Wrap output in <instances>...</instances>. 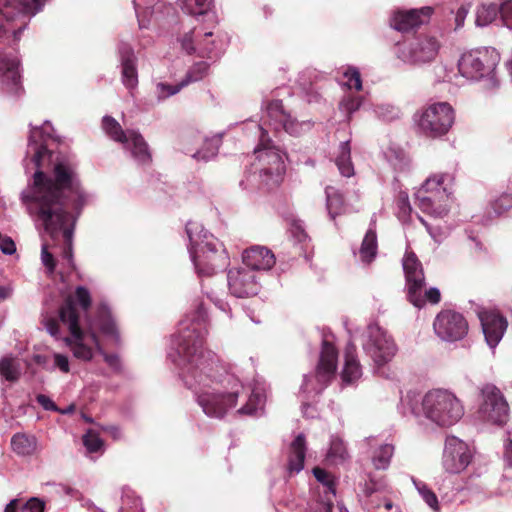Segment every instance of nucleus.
<instances>
[{
  "label": "nucleus",
  "instance_id": "nucleus-1",
  "mask_svg": "<svg viewBox=\"0 0 512 512\" xmlns=\"http://www.w3.org/2000/svg\"><path fill=\"white\" fill-rule=\"evenodd\" d=\"M30 134L23 166L28 173L30 165L36 170L20 192L19 200L37 228L51 239L52 247L62 237L61 256L71 270L76 269L73 253L75 223L90 200L73 167L65 161H57L48 175L42 169L45 162L53 163V151L49 142H60L50 121L41 126L30 124Z\"/></svg>",
  "mask_w": 512,
  "mask_h": 512
},
{
  "label": "nucleus",
  "instance_id": "nucleus-2",
  "mask_svg": "<svg viewBox=\"0 0 512 512\" xmlns=\"http://www.w3.org/2000/svg\"><path fill=\"white\" fill-rule=\"evenodd\" d=\"M208 335V313L202 302L186 315L171 336L168 359L178 368L184 385L193 391L195 401L203 413L222 419L234 409L239 398L245 403L239 407L241 416H257L265 403L263 389L254 387L250 394L233 374L227 371L219 357L204 349Z\"/></svg>",
  "mask_w": 512,
  "mask_h": 512
},
{
  "label": "nucleus",
  "instance_id": "nucleus-3",
  "mask_svg": "<svg viewBox=\"0 0 512 512\" xmlns=\"http://www.w3.org/2000/svg\"><path fill=\"white\" fill-rule=\"evenodd\" d=\"M47 0H0V14L7 26L0 25V95L18 97L23 93L21 81L20 59L13 52H6L11 37L14 45L21 34L28 28L30 20L42 11Z\"/></svg>",
  "mask_w": 512,
  "mask_h": 512
},
{
  "label": "nucleus",
  "instance_id": "nucleus-4",
  "mask_svg": "<svg viewBox=\"0 0 512 512\" xmlns=\"http://www.w3.org/2000/svg\"><path fill=\"white\" fill-rule=\"evenodd\" d=\"M399 409L403 415H412L419 421L429 420L439 427H450L464 415V407L452 392L433 389L424 396L416 391H408L401 397Z\"/></svg>",
  "mask_w": 512,
  "mask_h": 512
},
{
  "label": "nucleus",
  "instance_id": "nucleus-5",
  "mask_svg": "<svg viewBox=\"0 0 512 512\" xmlns=\"http://www.w3.org/2000/svg\"><path fill=\"white\" fill-rule=\"evenodd\" d=\"M188 252L199 277H209L228 264L223 244L197 222L186 223Z\"/></svg>",
  "mask_w": 512,
  "mask_h": 512
},
{
  "label": "nucleus",
  "instance_id": "nucleus-6",
  "mask_svg": "<svg viewBox=\"0 0 512 512\" xmlns=\"http://www.w3.org/2000/svg\"><path fill=\"white\" fill-rule=\"evenodd\" d=\"M499 62L500 54L495 48L479 47L462 53L457 66L462 77L470 82H482L485 93L491 94L500 86L496 71Z\"/></svg>",
  "mask_w": 512,
  "mask_h": 512
},
{
  "label": "nucleus",
  "instance_id": "nucleus-7",
  "mask_svg": "<svg viewBox=\"0 0 512 512\" xmlns=\"http://www.w3.org/2000/svg\"><path fill=\"white\" fill-rule=\"evenodd\" d=\"M452 176L447 173L434 174L427 178L415 193L419 209L434 218L445 217L450 210L451 191L448 183Z\"/></svg>",
  "mask_w": 512,
  "mask_h": 512
},
{
  "label": "nucleus",
  "instance_id": "nucleus-8",
  "mask_svg": "<svg viewBox=\"0 0 512 512\" xmlns=\"http://www.w3.org/2000/svg\"><path fill=\"white\" fill-rule=\"evenodd\" d=\"M338 362V351L323 335L319 361L314 373L305 374L300 393L306 401L315 400L335 377Z\"/></svg>",
  "mask_w": 512,
  "mask_h": 512
},
{
  "label": "nucleus",
  "instance_id": "nucleus-9",
  "mask_svg": "<svg viewBox=\"0 0 512 512\" xmlns=\"http://www.w3.org/2000/svg\"><path fill=\"white\" fill-rule=\"evenodd\" d=\"M421 133L429 138H440L451 129L455 112L448 102H436L422 108L414 115Z\"/></svg>",
  "mask_w": 512,
  "mask_h": 512
},
{
  "label": "nucleus",
  "instance_id": "nucleus-10",
  "mask_svg": "<svg viewBox=\"0 0 512 512\" xmlns=\"http://www.w3.org/2000/svg\"><path fill=\"white\" fill-rule=\"evenodd\" d=\"M59 319L69 329L71 337L63 340L70 347L73 356L82 361H90L93 358V349L84 343V333L79 322V312L74 298L68 297L59 308Z\"/></svg>",
  "mask_w": 512,
  "mask_h": 512
},
{
  "label": "nucleus",
  "instance_id": "nucleus-11",
  "mask_svg": "<svg viewBox=\"0 0 512 512\" xmlns=\"http://www.w3.org/2000/svg\"><path fill=\"white\" fill-rule=\"evenodd\" d=\"M439 48L440 44L434 36L419 35L410 41L397 43L395 55L404 64L420 66L434 61Z\"/></svg>",
  "mask_w": 512,
  "mask_h": 512
},
{
  "label": "nucleus",
  "instance_id": "nucleus-12",
  "mask_svg": "<svg viewBox=\"0 0 512 512\" xmlns=\"http://www.w3.org/2000/svg\"><path fill=\"white\" fill-rule=\"evenodd\" d=\"M265 142L254 148L256 158L260 163L259 177L266 186L278 185L286 171V153Z\"/></svg>",
  "mask_w": 512,
  "mask_h": 512
},
{
  "label": "nucleus",
  "instance_id": "nucleus-13",
  "mask_svg": "<svg viewBox=\"0 0 512 512\" xmlns=\"http://www.w3.org/2000/svg\"><path fill=\"white\" fill-rule=\"evenodd\" d=\"M481 404L479 413L482 418L492 424L503 426L509 419V405L501 392L494 384L487 383L480 390Z\"/></svg>",
  "mask_w": 512,
  "mask_h": 512
},
{
  "label": "nucleus",
  "instance_id": "nucleus-14",
  "mask_svg": "<svg viewBox=\"0 0 512 512\" xmlns=\"http://www.w3.org/2000/svg\"><path fill=\"white\" fill-rule=\"evenodd\" d=\"M363 350L372 359L375 366L380 368L392 360L397 347L384 329L378 325H369Z\"/></svg>",
  "mask_w": 512,
  "mask_h": 512
},
{
  "label": "nucleus",
  "instance_id": "nucleus-15",
  "mask_svg": "<svg viewBox=\"0 0 512 512\" xmlns=\"http://www.w3.org/2000/svg\"><path fill=\"white\" fill-rule=\"evenodd\" d=\"M405 275V288L408 301L416 308H423L425 300L422 291L425 286V274L422 263L412 251L406 252L402 259Z\"/></svg>",
  "mask_w": 512,
  "mask_h": 512
},
{
  "label": "nucleus",
  "instance_id": "nucleus-16",
  "mask_svg": "<svg viewBox=\"0 0 512 512\" xmlns=\"http://www.w3.org/2000/svg\"><path fill=\"white\" fill-rule=\"evenodd\" d=\"M266 112L269 125L275 131L283 130L294 137H299L310 131L313 125L309 120L299 121L293 117L285 110L282 100L279 99L270 101L266 107Z\"/></svg>",
  "mask_w": 512,
  "mask_h": 512
},
{
  "label": "nucleus",
  "instance_id": "nucleus-17",
  "mask_svg": "<svg viewBox=\"0 0 512 512\" xmlns=\"http://www.w3.org/2000/svg\"><path fill=\"white\" fill-rule=\"evenodd\" d=\"M473 456L474 452L466 442L454 435L446 437L442 465L447 473H461L469 466Z\"/></svg>",
  "mask_w": 512,
  "mask_h": 512
},
{
  "label": "nucleus",
  "instance_id": "nucleus-18",
  "mask_svg": "<svg viewBox=\"0 0 512 512\" xmlns=\"http://www.w3.org/2000/svg\"><path fill=\"white\" fill-rule=\"evenodd\" d=\"M435 334L443 341L456 342L468 333V322L465 317L453 310H443L437 314L433 322Z\"/></svg>",
  "mask_w": 512,
  "mask_h": 512
},
{
  "label": "nucleus",
  "instance_id": "nucleus-19",
  "mask_svg": "<svg viewBox=\"0 0 512 512\" xmlns=\"http://www.w3.org/2000/svg\"><path fill=\"white\" fill-rule=\"evenodd\" d=\"M227 283L230 293L236 298L255 296L260 291L257 272L245 266L230 269L227 274Z\"/></svg>",
  "mask_w": 512,
  "mask_h": 512
},
{
  "label": "nucleus",
  "instance_id": "nucleus-20",
  "mask_svg": "<svg viewBox=\"0 0 512 512\" xmlns=\"http://www.w3.org/2000/svg\"><path fill=\"white\" fill-rule=\"evenodd\" d=\"M485 341L491 349H495L502 340L508 327L507 319L496 311L476 309Z\"/></svg>",
  "mask_w": 512,
  "mask_h": 512
},
{
  "label": "nucleus",
  "instance_id": "nucleus-21",
  "mask_svg": "<svg viewBox=\"0 0 512 512\" xmlns=\"http://www.w3.org/2000/svg\"><path fill=\"white\" fill-rule=\"evenodd\" d=\"M116 53L121 70V82L128 89L133 90L138 86V58L131 44L119 41Z\"/></svg>",
  "mask_w": 512,
  "mask_h": 512
},
{
  "label": "nucleus",
  "instance_id": "nucleus-22",
  "mask_svg": "<svg viewBox=\"0 0 512 512\" xmlns=\"http://www.w3.org/2000/svg\"><path fill=\"white\" fill-rule=\"evenodd\" d=\"M431 14L432 8L428 6L420 9L397 11L391 17L390 25L397 31L408 32L427 23Z\"/></svg>",
  "mask_w": 512,
  "mask_h": 512
},
{
  "label": "nucleus",
  "instance_id": "nucleus-23",
  "mask_svg": "<svg viewBox=\"0 0 512 512\" xmlns=\"http://www.w3.org/2000/svg\"><path fill=\"white\" fill-rule=\"evenodd\" d=\"M242 261L252 271L269 270L275 264L273 252L263 246H252L244 250Z\"/></svg>",
  "mask_w": 512,
  "mask_h": 512
},
{
  "label": "nucleus",
  "instance_id": "nucleus-24",
  "mask_svg": "<svg viewBox=\"0 0 512 512\" xmlns=\"http://www.w3.org/2000/svg\"><path fill=\"white\" fill-rule=\"evenodd\" d=\"M371 448V463L376 470H387L394 454V445L389 443L374 444L375 437H368L365 440Z\"/></svg>",
  "mask_w": 512,
  "mask_h": 512
},
{
  "label": "nucleus",
  "instance_id": "nucleus-25",
  "mask_svg": "<svg viewBox=\"0 0 512 512\" xmlns=\"http://www.w3.org/2000/svg\"><path fill=\"white\" fill-rule=\"evenodd\" d=\"M361 375L362 368L356 355V346L352 341H349L345 348L341 378L344 383L351 384L358 380Z\"/></svg>",
  "mask_w": 512,
  "mask_h": 512
},
{
  "label": "nucleus",
  "instance_id": "nucleus-26",
  "mask_svg": "<svg viewBox=\"0 0 512 512\" xmlns=\"http://www.w3.org/2000/svg\"><path fill=\"white\" fill-rule=\"evenodd\" d=\"M124 147L130 151L131 157L139 165H146L151 162L148 144L140 133L129 130V138L124 144Z\"/></svg>",
  "mask_w": 512,
  "mask_h": 512
},
{
  "label": "nucleus",
  "instance_id": "nucleus-27",
  "mask_svg": "<svg viewBox=\"0 0 512 512\" xmlns=\"http://www.w3.org/2000/svg\"><path fill=\"white\" fill-rule=\"evenodd\" d=\"M512 208V194L503 193L495 200L491 201L487 207V211L483 216H473L475 223H480L484 226L489 225L494 217L504 214Z\"/></svg>",
  "mask_w": 512,
  "mask_h": 512
},
{
  "label": "nucleus",
  "instance_id": "nucleus-28",
  "mask_svg": "<svg viewBox=\"0 0 512 512\" xmlns=\"http://www.w3.org/2000/svg\"><path fill=\"white\" fill-rule=\"evenodd\" d=\"M306 456V439L304 434L300 433L295 437L290 445V454L287 470L289 475L298 474L304 468Z\"/></svg>",
  "mask_w": 512,
  "mask_h": 512
},
{
  "label": "nucleus",
  "instance_id": "nucleus-29",
  "mask_svg": "<svg viewBox=\"0 0 512 512\" xmlns=\"http://www.w3.org/2000/svg\"><path fill=\"white\" fill-rule=\"evenodd\" d=\"M213 36L212 32L200 34V40H197L199 54L211 60L218 59L225 51L227 41L224 39L209 40Z\"/></svg>",
  "mask_w": 512,
  "mask_h": 512
},
{
  "label": "nucleus",
  "instance_id": "nucleus-30",
  "mask_svg": "<svg viewBox=\"0 0 512 512\" xmlns=\"http://www.w3.org/2000/svg\"><path fill=\"white\" fill-rule=\"evenodd\" d=\"M96 325L100 331L116 343L120 341V335L117 324L111 314V310L106 303H101L97 308Z\"/></svg>",
  "mask_w": 512,
  "mask_h": 512
},
{
  "label": "nucleus",
  "instance_id": "nucleus-31",
  "mask_svg": "<svg viewBox=\"0 0 512 512\" xmlns=\"http://www.w3.org/2000/svg\"><path fill=\"white\" fill-rule=\"evenodd\" d=\"M377 250V234L375 228L372 227L371 224L363 238L361 247L359 249L361 261L367 264L372 262L376 257Z\"/></svg>",
  "mask_w": 512,
  "mask_h": 512
},
{
  "label": "nucleus",
  "instance_id": "nucleus-32",
  "mask_svg": "<svg viewBox=\"0 0 512 512\" xmlns=\"http://www.w3.org/2000/svg\"><path fill=\"white\" fill-rule=\"evenodd\" d=\"M11 447L19 456H30L36 450L37 439L25 433H16L11 438Z\"/></svg>",
  "mask_w": 512,
  "mask_h": 512
},
{
  "label": "nucleus",
  "instance_id": "nucleus-33",
  "mask_svg": "<svg viewBox=\"0 0 512 512\" xmlns=\"http://www.w3.org/2000/svg\"><path fill=\"white\" fill-rule=\"evenodd\" d=\"M335 164L342 176L351 177L354 175V166L351 161V147L349 140L340 143Z\"/></svg>",
  "mask_w": 512,
  "mask_h": 512
},
{
  "label": "nucleus",
  "instance_id": "nucleus-34",
  "mask_svg": "<svg viewBox=\"0 0 512 512\" xmlns=\"http://www.w3.org/2000/svg\"><path fill=\"white\" fill-rule=\"evenodd\" d=\"M501 5L495 3L482 4L476 10L475 24L477 27H486L496 21L500 16Z\"/></svg>",
  "mask_w": 512,
  "mask_h": 512
},
{
  "label": "nucleus",
  "instance_id": "nucleus-35",
  "mask_svg": "<svg viewBox=\"0 0 512 512\" xmlns=\"http://www.w3.org/2000/svg\"><path fill=\"white\" fill-rule=\"evenodd\" d=\"M212 3L213 0H177L181 10L194 17L206 15L210 11Z\"/></svg>",
  "mask_w": 512,
  "mask_h": 512
},
{
  "label": "nucleus",
  "instance_id": "nucleus-36",
  "mask_svg": "<svg viewBox=\"0 0 512 512\" xmlns=\"http://www.w3.org/2000/svg\"><path fill=\"white\" fill-rule=\"evenodd\" d=\"M102 127L105 133L114 141L122 143L123 145L129 138V131L125 132L120 124L109 115L102 118Z\"/></svg>",
  "mask_w": 512,
  "mask_h": 512
},
{
  "label": "nucleus",
  "instance_id": "nucleus-37",
  "mask_svg": "<svg viewBox=\"0 0 512 512\" xmlns=\"http://www.w3.org/2000/svg\"><path fill=\"white\" fill-rule=\"evenodd\" d=\"M325 194L328 215L331 219L334 220L336 216L341 214L344 210V198L342 194H340L331 186L326 187Z\"/></svg>",
  "mask_w": 512,
  "mask_h": 512
},
{
  "label": "nucleus",
  "instance_id": "nucleus-38",
  "mask_svg": "<svg viewBox=\"0 0 512 512\" xmlns=\"http://www.w3.org/2000/svg\"><path fill=\"white\" fill-rule=\"evenodd\" d=\"M0 376L7 382H17L21 376L20 366L13 357L5 356L0 359Z\"/></svg>",
  "mask_w": 512,
  "mask_h": 512
},
{
  "label": "nucleus",
  "instance_id": "nucleus-39",
  "mask_svg": "<svg viewBox=\"0 0 512 512\" xmlns=\"http://www.w3.org/2000/svg\"><path fill=\"white\" fill-rule=\"evenodd\" d=\"M373 110L376 117L384 122H393L402 117L400 107L392 103L376 104Z\"/></svg>",
  "mask_w": 512,
  "mask_h": 512
},
{
  "label": "nucleus",
  "instance_id": "nucleus-40",
  "mask_svg": "<svg viewBox=\"0 0 512 512\" xmlns=\"http://www.w3.org/2000/svg\"><path fill=\"white\" fill-rule=\"evenodd\" d=\"M243 130L248 137L258 139L259 143L257 146H260L265 142H271V139L268 136V131L257 121L248 120L244 122Z\"/></svg>",
  "mask_w": 512,
  "mask_h": 512
},
{
  "label": "nucleus",
  "instance_id": "nucleus-41",
  "mask_svg": "<svg viewBox=\"0 0 512 512\" xmlns=\"http://www.w3.org/2000/svg\"><path fill=\"white\" fill-rule=\"evenodd\" d=\"M221 143V136H215L211 139H207L205 146L193 154V157L197 160L209 161L214 158L219 151Z\"/></svg>",
  "mask_w": 512,
  "mask_h": 512
},
{
  "label": "nucleus",
  "instance_id": "nucleus-42",
  "mask_svg": "<svg viewBox=\"0 0 512 512\" xmlns=\"http://www.w3.org/2000/svg\"><path fill=\"white\" fill-rule=\"evenodd\" d=\"M412 482L418 491L419 495L425 501V503L433 510L439 511V502L436 494L427 486L423 481L417 480L412 477Z\"/></svg>",
  "mask_w": 512,
  "mask_h": 512
},
{
  "label": "nucleus",
  "instance_id": "nucleus-43",
  "mask_svg": "<svg viewBox=\"0 0 512 512\" xmlns=\"http://www.w3.org/2000/svg\"><path fill=\"white\" fill-rule=\"evenodd\" d=\"M209 65L205 61L193 64L187 71L185 77L181 80L184 87L202 80L208 73Z\"/></svg>",
  "mask_w": 512,
  "mask_h": 512
},
{
  "label": "nucleus",
  "instance_id": "nucleus-44",
  "mask_svg": "<svg viewBox=\"0 0 512 512\" xmlns=\"http://www.w3.org/2000/svg\"><path fill=\"white\" fill-rule=\"evenodd\" d=\"M315 479L324 487L325 495L336 496V480L329 472L321 467H315L312 470Z\"/></svg>",
  "mask_w": 512,
  "mask_h": 512
},
{
  "label": "nucleus",
  "instance_id": "nucleus-45",
  "mask_svg": "<svg viewBox=\"0 0 512 512\" xmlns=\"http://www.w3.org/2000/svg\"><path fill=\"white\" fill-rule=\"evenodd\" d=\"M362 99L357 95H345L340 103L339 109L345 114L346 118L349 120L353 113H355L361 107Z\"/></svg>",
  "mask_w": 512,
  "mask_h": 512
},
{
  "label": "nucleus",
  "instance_id": "nucleus-46",
  "mask_svg": "<svg viewBox=\"0 0 512 512\" xmlns=\"http://www.w3.org/2000/svg\"><path fill=\"white\" fill-rule=\"evenodd\" d=\"M386 488V481L384 477H377L372 472L366 473V479L363 485V493L366 496H371L373 493L382 491Z\"/></svg>",
  "mask_w": 512,
  "mask_h": 512
},
{
  "label": "nucleus",
  "instance_id": "nucleus-47",
  "mask_svg": "<svg viewBox=\"0 0 512 512\" xmlns=\"http://www.w3.org/2000/svg\"><path fill=\"white\" fill-rule=\"evenodd\" d=\"M397 217L403 223L407 222L411 216V205L409 202L408 193L405 191H401L397 198Z\"/></svg>",
  "mask_w": 512,
  "mask_h": 512
},
{
  "label": "nucleus",
  "instance_id": "nucleus-48",
  "mask_svg": "<svg viewBox=\"0 0 512 512\" xmlns=\"http://www.w3.org/2000/svg\"><path fill=\"white\" fill-rule=\"evenodd\" d=\"M182 88H184V86L181 81L176 85L159 82L156 84V89H155V94H156L157 100L159 102L163 101V100L169 98L170 96L177 94Z\"/></svg>",
  "mask_w": 512,
  "mask_h": 512
},
{
  "label": "nucleus",
  "instance_id": "nucleus-49",
  "mask_svg": "<svg viewBox=\"0 0 512 512\" xmlns=\"http://www.w3.org/2000/svg\"><path fill=\"white\" fill-rule=\"evenodd\" d=\"M122 507L121 509L130 508L138 512H143V505L141 499L135 495V492L129 488L122 491Z\"/></svg>",
  "mask_w": 512,
  "mask_h": 512
},
{
  "label": "nucleus",
  "instance_id": "nucleus-50",
  "mask_svg": "<svg viewBox=\"0 0 512 512\" xmlns=\"http://www.w3.org/2000/svg\"><path fill=\"white\" fill-rule=\"evenodd\" d=\"M83 444L88 452L96 453L103 447V440L97 432L89 429L83 436Z\"/></svg>",
  "mask_w": 512,
  "mask_h": 512
},
{
  "label": "nucleus",
  "instance_id": "nucleus-51",
  "mask_svg": "<svg viewBox=\"0 0 512 512\" xmlns=\"http://www.w3.org/2000/svg\"><path fill=\"white\" fill-rule=\"evenodd\" d=\"M328 458L344 461L348 458V452L342 440L333 439L327 454Z\"/></svg>",
  "mask_w": 512,
  "mask_h": 512
},
{
  "label": "nucleus",
  "instance_id": "nucleus-52",
  "mask_svg": "<svg viewBox=\"0 0 512 512\" xmlns=\"http://www.w3.org/2000/svg\"><path fill=\"white\" fill-rule=\"evenodd\" d=\"M200 34L201 31H198L196 28L186 33L180 39L182 49L188 54L194 53L198 49V46H195L194 41L200 40Z\"/></svg>",
  "mask_w": 512,
  "mask_h": 512
},
{
  "label": "nucleus",
  "instance_id": "nucleus-53",
  "mask_svg": "<svg viewBox=\"0 0 512 512\" xmlns=\"http://www.w3.org/2000/svg\"><path fill=\"white\" fill-rule=\"evenodd\" d=\"M75 298L84 312H87L91 306V294L85 286H78L75 290Z\"/></svg>",
  "mask_w": 512,
  "mask_h": 512
},
{
  "label": "nucleus",
  "instance_id": "nucleus-54",
  "mask_svg": "<svg viewBox=\"0 0 512 512\" xmlns=\"http://www.w3.org/2000/svg\"><path fill=\"white\" fill-rule=\"evenodd\" d=\"M284 493H285V495L280 500V503L282 505L287 507L289 510H296V509L302 507V505L304 503V499H302L298 496H295L291 491H289V493H288L287 487H285Z\"/></svg>",
  "mask_w": 512,
  "mask_h": 512
},
{
  "label": "nucleus",
  "instance_id": "nucleus-55",
  "mask_svg": "<svg viewBox=\"0 0 512 512\" xmlns=\"http://www.w3.org/2000/svg\"><path fill=\"white\" fill-rule=\"evenodd\" d=\"M344 77L347 78L346 85L349 89H355L357 91L362 88V80L359 71L356 68H349L344 72Z\"/></svg>",
  "mask_w": 512,
  "mask_h": 512
},
{
  "label": "nucleus",
  "instance_id": "nucleus-56",
  "mask_svg": "<svg viewBox=\"0 0 512 512\" xmlns=\"http://www.w3.org/2000/svg\"><path fill=\"white\" fill-rule=\"evenodd\" d=\"M50 244L43 242L41 245V260L42 264L50 271L53 272L56 267V261L51 252H49Z\"/></svg>",
  "mask_w": 512,
  "mask_h": 512
},
{
  "label": "nucleus",
  "instance_id": "nucleus-57",
  "mask_svg": "<svg viewBox=\"0 0 512 512\" xmlns=\"http://www.w3.org/2000/svg\"><path fill=\"white\" fill-rule=\"evenodd\" d=\"M500 20L505 27L512 30V0L501 4Z\"/></svg>",
  "mask_w": 512,
  "mask_h": 512
},
{
  "label": "nucleus",
  "instance_id": "nucleus-58",
  "mask_svg": "<svg viewBox=\"0 0 512 512\" xmlns=\"http://www.w3.org/2000/svg\"><path fill=\"white\" fill-rule=\"evenodd\" d=\"M59 370L62 373H69L70 364L66 355L61 353H53V372Z\"/></svg>",
  "mask_w": 512,
  "mask_h": 512
},
{
  "label": "nucleus",
  "instance_id": "nucleus-59",
  "mask_svg": "<svg viewBox=\"0 0 512 512\" xmlns=\"http://www.w3.org/2000/svg\"><path fill=\"white\" fill-rule=\"evenodd\" d=\"M33 361L43 370L53 372V353L52 354H34Z\"/></svg>",
  "mask_w": 512,
  "mask_h": 512
},
{
  "label": "nucleus",
  "instance_id": "nucleus-60",
  "mask_svg": "<svg viewBox=\"0 0 512 512\" xmlns=\"http://www.w3.org/2000/svg\"><path fill=\"white\" fill-rule=\"evenodd\" d=\"M45 502L37 497L30 498L22 507L21 512H44Z\"/></svg>",
  "mask_w": 512,
  "mask_h": 512
},
{
  "label": "nucleus",
  "instance_id": "nucleus-61",
  "mask_svg": "<svg viewBox=\"0 0 512 512\" xmlns=\"http://www.w3.org/2000/svg\"><path fill=\"white\" fill-rule=\"evenodd\" d=\"M290 233L293 236V238L299 243L305 241L308 237L304 230L303 224L300 220H294L291 223Z\"/></svg>",
  "mask_w": 512,
  "mask_h": 512
},
{
  "label": "nucleus",
  "instance_id": "nucleus-62",
  "mask_svg": "<svg viewBox=\"0 0 512 512\" xmlns=\"http://www.w3.org/2000/svg\"><path fill=\"white\" fill-rule=\"evenodd\" d=\"M207 297L220 311L224 312L229 318H232V309L227 301L214 295V293H207Z\"/></svg>",
  "mask_w": 512,
  "mask_h": 512
},
{
  "label": "nucleus",
  "instance_id": "nucleus-63",
  "mask_svg": "<svg viewBox=\"0 0 512 512\" xmlns=\"http://www.w3.org/2000/svg\"><path fill=\"white\" fill-rule=\"evenodd\" d=\"M0 250L4 255L11 256L16 253L17 248L10 236H2L0 239Z\"/></svg>",
  "mask_w": 512,
  "mask_h": 512
},
{
  "label": "nucleus",
  "instance_id": "nucleus-64",
  "mask_svg": "<svg viewBox=\"0 0 512 512\" xmlns=\"http://www.w3.org/2000/svg\"><path fill=\"white\" fill-rule=\"evenodd\" d=\"M36 401L46 411H53V412L60 411V408L47 395L38 394L36 396Z\"/></svg>",
  "mask_w": 512,
  "mask_h": 512
}]
</instances>
